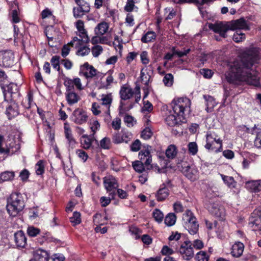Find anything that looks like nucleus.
I'll list each match as a JSON object with an SVG mask.
<instances>
[{
  "label": "nucleus",
  "mask_w": 261,
  "mask_h": 261,
  "mask_svg": "<svg viewBox=\"0 0 261 261\" xmlns=\"http://www.w3.org/2000/svg\"><path fill=\"white\" fill-rule=\"evenodd\" d=\"M111 147V139L109 137H105L102 139L99 143V147L95 148V149H99L101 148L103 149H110Z\"/></svg>",
  "instance_id": "41"
},
{
  "label": "nucleus",
  "mask_w": 261,
  "mask_h": 261,
  "mask_svg": "<svg viewBox=\"0 0 261 261\" xmlns=\"http://www.w3.org/2000/svg\"><path fill=\"white\" fill-rule=\"evenodd\" d=\"M145 149H142L138 154V158L140 161L143 162L146 167V170H152L153 168L152 162V155L150 153L151 146L147 145L143 146Z\"/></svg>",
  "instance_id": "10"
},
{
  "label": "nucleus",
  "mask_w": 261,
  "mask_h": 261,
  "mask_svg": "<svg viewBox=\"0 0 261 261\" xmlns=\"http://www.w3.org/2000/svg\"><path fill=\"white\" fill-rule=\"evenodd\" d=\"M205 207L209 213L216 218L222 221L225 217V210L220 202L215 199H211L205 204Z\"/></svg>",
  "instance_id": "5"
},
{
  "label": "nucleus",
  "mask_w": 261,
  "mask_h": 261,
  "mask_svg": "<svg viewBox=\"0 0 261 261\" xmlns=\"http://www.w3.org/2000/svg\"><path fill=\"white\" fill-rule=\"evenodd\" d=\"M102 47L99 45H96L92 47V53L93 57H97L102 52Z\"/></svg>",
  "instance_id": "56"
},
{
  "label": "nucleus",
  "mask_w": 261,
  "mask_h": 261,
  "mask_svg": "<svg viewBox=\"0 0 261 261\" xmlns=\"http://www.w3.org/2000/svg\"><path fill=\"white\" fill-rule=\"evenodd\" d=\"M33 102V93L32 91L30 90L27 93V98L25 100L21 101V105L24 108L25 111L23 112V115L29 119H31V115L28 114L27 110H29Z\"/></svg>",
  "instance_id": "21"
},
{
  "label": "nucleus",
  "mask_w": 261,
  "mask_h": 261,
  "mask_svg": "<svg viewBox=\"0 0 261 261\" xmlns=\"http://www.w3.org/2000/svg\"><path fill=\"white\" fill-rule=\"evenodd\" d=\"M152 217L156 222L161 223L163 220L164 215L160 210L155 208L152 213Z\"/></svg>",
  "instance_id": "51"
},
{
  "label": "nucleus",
  "mask_w": 261,
  "mask_h": 261,
  "mask_svg": "<svg viewBox=\"0 0 261 261\" xmlns=\"http://www.w3.org/2000/svg\"><path fill=\"white\" fill-rule=\"evenodd\" d=\"M37 240V242L40 245H42L45 242H58L59 241V240L53 237L51 233L47 231L42 232Z\"/></svg>",
  "instance_id": "27"
},
{
  "label": "nucleus",
  "mask_w": 261,
  "mask_h": 261,
  "mask_svg": "<svg viewBox=\"0 0 261 261\" xmlns=\"http://www.w3.org/2000/svg\"><path fill=\"white\" fill-rule=\"evenodd\" d=\"M125 103L124 102L121 100L120 101L119 106L118 107V111H119V115L120 117L123 116L126 113L129 111L132 108L133 105L132 104H130L129 106L125 107Z\"/></svg>",
  "instance_id": "42"
},
{
  "label": "nucleus",
  "mask_w": 261,
  "mask_h": 261,
  "mask_svg": "<svg viewBox=\"0 0 261 261\" xmlns=\"http://www.w3.org/2000/svg\"><path fill=\"white\" fill-rule=\"evenodd\" d=\"M221 176L225 184L229 188H234L236 187L237 182L232 176H227L224 174H221Z\"/></svg>",
  "instance_id": "38"
},
{
  "label": "nucleus",
  "mask_w": 261,
  "mask_h": 261,
  "mask_svg": "<svg viewBox=\"0 0 261 261\" xmlns=\"http://www.w3.org/2000/svg\"><path fill=\"white\" fill-rule=\"evenodd\" d=\"M101 100L102 101V104L103 105L108 106V113L109 115H110V107L112 102V98L111 94L102 95V97L101 98Z\"/></svg>",
  "instance_id": "46"
},
{
  "label": "nucleus",
  "mask_w": 261,
  "mask_h": 261,
  "mask_svg": "<svg viewBox=\"0 0 261 261\" xmlns=\"http://www.w3.org/2000/svg\"><path fill=\"white\" fill-rule=\"evenodd\" d=\"M209 258V255L206 252L204 251H200L195 256V260L196 261H208Z\"/></svg>",
  "instance_id": "48"
},
{
  "label": "nucleus",
  "mask_w": 261,
  "mask_h": 261,
  "mask_svg": "<svg viewBox=\"0 0 261 261\" xmlns=\"http://www.w3.org/2000/svg\"><path fill=\"white\" fill-rule=\"evenodd\" d=\"M169 190L165 184L161 185L159 189L156 191L155 196L159 202L165 201L169 195Z\"/></svg>",
  "instance_id": "23"
},
{
  "label": "nucleus",
  "mask_w": 261,
  "mask_h": 261,
  "mask_svg": "<svg viewBox=\"0 0 261 261\" xmlns=\"http://www.w3.org/2000/svg\"><path fill=\"white\" fill-rule=\"evenodd\" d=\"M15 177V172L13 171H6L0 175V184L5 181H12Z\"/></svg>",
  "instance_id": "37"
},
{
  "label": "nucleus",
  "mask_w": 261,
  "mask_h": 261,
  "mask_svg": "<svg viewBox=\"0 0 261 261\" xmlns=\"http://www.w3.org/2000/svg\"><path fill=\"white\" fill-rule=\"evenodd\" d=\"M65 136L67 140L68 144H69V146H70L72 148L75 147L76 142L73 137L71 131L70 132H66L65 134Z\"/></svg>",
  "instance_id": "50"
},
{
  "label": "nucleus",
  "mask_w": 261,
  "mask_h": 261,
  "mask_svg": "<svg viewBox=\"0 0 261 261\" xmlns=\"http://www.w3.org/2000/svg\"><path fill=\"white\" fill-rule=\"evenodd\" d=\"M141 143L139 139L134 141L130 145V150L134 152H137L141 149Z\"/></svg>",
  "instance_id": "57"
},
{
  "label": "nucleus",
  "mask_w": 261,
  "mask_h": 261,
  "mask_svg": "<svg viewBox=\"0 0 261 261\" xmlns=\"http://www.w3.org/2000/svg\"><path fill=\"white\" fill-rule=\"evenodd\" d=\"M79 32L80 33V37L82 38V39L79 40V42H83L85 43H88L89 42V38L87 31L84 29Z\"/></svg>",
  "instance_id": "58"
},
{
  "label": "nucleus",
  "mask_w": 261,
  "mask_h": 261,
  "mask_svg": "<svg viewBox=\"0 0 261 261\" xmlns=\"http://www.w3.org/2000/svg\"><path fill=\"white\" fill-rule=\"evenodd\" d=\"M64 85L66 87V92L73 91L74 86L72 82V80L69 77H65L64 79Z\"/></svg>",
  "instance_id": "53"
},
{
  "label": "nucleus",
  "mask_w": 261,
  "mask_h": 261,
  "mask_svg": "<svg viewBox=\"0 0 261 261\" xmlns=\"http://www.w3.org/2000/svg\"><path fill=\"white\" fill-rule=\"evenodd\" d=\"M132 167L135 171L138 173H143L145 170V166L143 162L137 160L132 163Z\"/></svg>",
  "instance_id": "40"
},
{
  "label": "nucleus",
  "mask_w": 261,
  "mask_h": 261,
  "mask_svg": "<svg viewBox=\"0 0 261 261\" xmlns=\"http://www.w3.org/2000/svg\"><path fill=\"white\" fill-rule=\"evenodd\" d=\"M181 171L183 174L192 181H195L198 178V170L191 168L187 162L181 164Z\"/></svg>",
  "instance_id": "15"
},
{
  "label": "nucleus",
  "mask_w": 261,
  "mask_h": 261,
  "mask_svg": "<svg viewBox=\"0 0 261 261\" xmlns=\"http://www.w3.org/2000/svg\"><path fill=\"white\" fill-rule=\"evenodd\" d=\"M203 98L206 101V110L208 112H211L216 105V102L214 97L209 95H203Z\"/></svg>",
  "instance_id": "33"
},
{
  "label": "nucleus",
  "mask_w": 261,
  "mask_h": 261,
  "mask_svg": "<svg viewBox=\"0 0 261 261\" xmlns=\"http://www.w3.org/2000/svg\"><path fill=\"white\" fill-rule=\"evenodd\" d=\"M179 252L184 259L189 260L192 259L194 256V250L191 242L189 240L184 241L179 248Z\"/></svg>",
  "instance_id": "13"
},
{
  "label": "nucleus",
  "mask_w": 261,
  "mask_h": 261,
  "mask_svg": "<svg viewBox=\"0 0 261 261\" xmlns=\"http://www.w3.org/2000/svg\"><path fill=\"white\" fill-rule=\"evenodd\" d=\"M103 185L107 192L110 193V195L113 199L116 196L115 190L118 188L119 184L117 179L112 176L110 175L103 178Z\"/></svg>",
  "instance_id": "9"
},
{
  "label": "nucleus",
  "mask_w": 261,
  "mask_h": 261,
  "mask_svg": "<svg viewBox=\"0 0 261 261\" xmlns=\"http://www.w3.org/2000/svg\"><path fill=\"white\" fill-rule=\"evenodd\" d=\"M153 135V133L149 127H146L141 134V138L144 140H149L151 138Z\"/></svg>",
  "instance_id": "52"
},
{
  "label": "nucleus",
  "mask_w": 261,
  "mask_h": 261,
  "mask_svg": "<svg viewBox=\"0 0 261 261\" xmlns=\"http://www.w3.org/2000/svg\"><path fill=\"white\" fill-rule=\"evenodd\" d=\"M81 214L78 212H74L73 216L69 219L70 222L73 226L77 225L81 223Z\"/></svg>",
  "instance_id": "45"
},
{
  "label": "nucleus",
  "mask_w": 261,
  "mask_h": 261,
  "mask_svg": "<svg viewBox=\"0 0 261 261\" xmlns=\"http://www.w3.org/2000/svg\"><path fill=\"white\" fill-rule=\"evenodd\" d=\"M189 153L195 155L198 152V146L196 142H190L188 145Z\"/></svg>",
  "instance_id": "54"
},
{
  "label": "nucleus",
  "mask_w": 261,
  "mask_h": 261,
  "mask_svg": "<svg viewBox=\"0 0 261 261\" xmlns=\"http://www.w3.org/2000/svg\"><path fill=\"white\" fill-rule=\"evenodd\" d=\"M244 249V245L243 243L241 242H236L232 246L230 253L233 257H239L242 255Z\"/></svg>",
  "instance_id": "29"
},
{
  "label": "nucleus",
  "mask_w": 261,
  "mask_h": 261,
  "mask_svg": "<svg viewBox=\"0 0 261 261\" xmlns=\"http://www.w3.org/2000/svg\"><path fill=\"white\" fill-rule=\"evenodd\" d=\"M247 188L252 192L261 191V180L248 181L246 183Z\"/></svg>",
  "instance_id": "32"
},
{
  "label": "nucleus",
  "mask_w": 261,
  "mask_h": 261,
  "mask_svg": "<svg viewBox=\"0 0 261 261\" xmlns=\"http://www.w3.org/2000/svg\"><path fill=\"white\" fill-rule=\"evenodd\" d=\"M190 103V99L187 97L174 99L171 105L174 114L169 115L166 117L165 122L167 125L173 127L186 123L185 113L187 110H189Z\"/></svg>",
  "instance_id": "2"
},
{
  "label": "nucleus",
  "mask_w": 261,
  "mask_h": 261,
  "mask_svg": "<svg viewBox=\"0 0 261 261\" xmlns=\"http://www.w3.org/2000/svg\"><path fill=\"white\" fill-rule=\"evenodd\" d=\"M156 37V34L153 31H148L142 36L141 40L143 43H146L154 40Z\"/></svg>",
  "instance_id": "39"
},
{
  "label": "nucleus",
  "mask_w": 261,
  "mask_h": 261,
  "mask_svg": "<svg viewBox=\"0 0 261 261\" xmlns=\"http://www.w3.org/2000/svg\"><path fill=\"white\" fill-rule=\"evenodd\" d=\"M205 148L208 151L218 153L222 151V140L217 138L214 133H208L206 135Z\"/></svg>",
  "instance_id": "6"
},
{
  "label": "nucleus",
  "mask_w": 261,
  "mask_h": 261,
  "mask_svg": "<svg viewBox=\"0 0 261 261\" xmlns=\"http://www.w3.org/2000/svg\"><path fill=\"white\" fill-rule=\"evenodd\" d=\"M90 49L87 46H84L80 48L76 52V55L78 56H85L89 54Z\"/></svg>",
  "instance_id": "63"
},
{
  "label": "nucleus",
  "mask_w": 261,
  "mask_h": 261,
  "mask_svg": "<svg viewBox=\"0 0 261 261\" xmlns=\"http://www.w3.org/2000/svg\"><path fill=\"white\" fill-rule=\"evenodd\" d=\"M27 232L29 237H35L40 234L41 230L39 228L34 226H29L27 228Z\"/></svg>",
  "instance_id": "47"
},
{
  "label": "nucleus",
  "mask_w": 261,
  "mask_h": 261,
  "mask_svg": "<svg viewBox=\"0 0 261 261\" xmlns=\"http://www.w3.org/2000/svg\"><path fill=\"white\" fill-rule=\"evenodd\" d=\"M81 144L83 147L85 149H88L90 147L92 149L99 147V143L94 137L91 135L88 136L87 135H84L82 137Z\"/></svg>",
  "instance_id": "17"
},
{
  "label": "nucleus",
  "mask_w": 261,
  "mask_h": 261,
  "mask_svg": "<svg viewBox=\"0 0 261 261\" xmlns=\"http://www.w3.org/2000/svg\"><path fill=\"white\" fill-rule=\"evenodd\" d=\"M16 9L12 10L11 17L12 22L14 23H17L20 21V18L19 16V8L18 4H15Z\"/></svg>",
  "instance_id": "44"
},
{
  "label": "nucleus",
  "mask_w": 261,
  "mask_h": 261,
  "mask_svg": "<svg viewBox=\"0 0 261 261\" xmlns=\"http://www.w3.org/2000/svg\"><path fill=\"white\" fill-rule=\"evenodd\" d=\"M200 72L206 79H211L214 74L212 70L207 68L201 69Z\"/></svg>",
  "instance_id": "62"
},
{
  "label": "nucleus",
  "mask_w": 261,
  "mask_h": 261,
  "mask_svg": "<svg viewBox=\"0 0 261 261\" xmlns=\"http://www.w3.org/2000/svg\"><path fill=\"white\" fill-rule=\"evenodd\" d=\"M2 88L4 89L3 93L5 101H8L7 99L8 94H10L11 101H17L20 100L21 95L20 93L19 87L16 84L11 83L7 85V90L4 87Z\"/></svg>",
  "instance_id": "8"
},
{
  "label": "nucleus",
  "mask_w": 261,
  "mask_h": 261,
  "mask_svg": "<svg viewBox=\"0 0 261 261\" xmlns=\"http://www.w3.org/2000/svg\"><path fill=\"white\" fill-rule=\"evenodd\" d=\"M5 149V153L8 155L10 153L14 154L19 150L20 145L18 144H16L14 140H13L8 145H6V148Z\"/></svg>",
  "instance_id": "34"
},
{
  "label": "nucleus",
  "mask_w": 261,
  "mask_h": 261,
  "mask_svg": "<svg viewBox=\"0 0 261 261\" xmlns=\"http://www.w3.org/2000/svg\"><path fill=\"white\" fill-rule=\"evenodd\" d=\"M182 224L190 234H195L199 230V224L194 214L189 210H187L182 215Z\"/></svg>",
  "instance_id": "4"
},
{
  "label": "nucleus",
  "mask_w": 261,
  "mask_h": 261,
  "mask_svg": "<svg viewBox=\"0 0 261 261\" xmlns=\"http://www.w3.org/2000/svg\"><path fill=\"white\" fill-rule=\"evenodd\" d=\"M78 7L73 8V15L75 18H82L89 12L90 8L89 4L84 0H74Z\"/></svg>",
  "instance_id": "11"
},
{
  "label": "nucleus",
  "mask_w": 261,
  "mask_h": 261,
  "mask_svg": "<svg viewBox=\"0 0 261 261\" xmlns=\"http://www.w3.org/2000/svg\"><path fill=\"white\" fill-rule=\"evenodd\" d=\"M24 207V200L20 193L13 192L7 199L6 209L11 217H15L20 215Z\"/></svg>",
  "instance_id": "3"
},
{
  "label": "nucleus",
  "mask_w": 261,
  "mask_h": 261,
  "mask_svg": "<svg viewBox=\"0 0 261 261\" xmlns=\"http://www.w3.org/2000/svg\"><path fill=\"white\" fill-rule=\"evenodd\" d=\"M60 57L59 56H54L52 57V58L50 59V63L53 66V67L56 69L58 72L59 73L62 74L64 76V74H63V70L61 69L60 67Z\"/></svg>",
  "instance_id": "35"
},
{
  "label": "nucleus",
  "mask_w": 261,
  "mask_h": 261,
  "mask_svg": "<svg viewBox=\"0 0 261 261\" xmlns=\"http://www.w3.org/2000/svg\"><path fill=\"white\" fill-rule=\"evenodd\" d=\"M140 59L141 63L143 65H147L149 62L148 54L147 51H143L140 54Z\"/></svg>",
  "instance_id": "59"
},
{
  "label": "nucleus",
  "mask_w": 261,
  "mask_h": 261,
  "mask_svg": "<svg viewBox=\"0 0 261 261\" xmlns=\"http://www.w3.org/2000/svg\"><path fill=\"white\" fill-rule=\"evenodd\" d=\"M30 175V173L29 170L24 169L20 172L19 177L23 182H26L28 181Z\"/></svg>",
  "instance_id": "61"
},
{
  "label": "nucleus",
  "mask_w": 261,
  "mask_h": 261,
  "mask_svg": "<svg viewBox=\"0 0 261 261\" xmlns=\"http://www.w3.org/2000/svg\"><path fill=\"white\" fill-rule=\"evenodd\" d=\"M178 150L176 146L174 144L169 145L166 150L165 153L164 152H158L157 155L161 162H163V166L166 167L170 160L175 159L177 155Z\"/></svg>",
  "instance_id": "7"
},
{
  "label": "nucleus",
  "mask_w": 261,
  "mask_h": 261,
  "mask_svg": "<svg viewBox=\"0 0 261 261\" xmlns=\"http://www.w3.org/2000/svg\"><path fill=\"white\" fill-rule=\"evenodd\" d=\"M239 58V60L232 62L225 74L227 82L237 85L245 82L248 85L260 87L259 73L253 68L259 59L257 51L254 48H249L242 52Z\"/></svg>",
  "instance_id": "1"
},
{
  "label": "nucleus",
  "mask_w": 261,
  "mask_h": 261,
  "mask_svg": "<svg viewBox=\"0 0 261 261\" xmlns=\"http://www.w3.org/2000/svg\"><path fill=\"white\" fill-rule=\"evenodd\" d=\"M14 240L17 247H25L27 244V239L22 230H18L14 233Z\"/></svg>",
  "instance_id": "25"
},
{
  "label": "nucleus",
  "mask_w": 261,
  "mask_h": 261,
  "mask_svg": "<svg viewBox=\"0 0 261 261\" xmlns=\"http://www.w3.org/2000/svg\"><path fill=\"white\" fill-rule=\"evenodd\" d=\"M208 27L211 30L219 34L220 36L224 38L227 37L226 33L228 30H230L229 25L225 24L222 22L215 23H208Z\"/></svg>",
  "instance_id": "14"
},
{
  "label": "nucleus",
  "mask_w": 261,
  "mask_h": 261,
  "mask_svg": "<svg viewBox=\"0 0 261 261\" xmlns=\"http://www.w3.org/2000/svg\"><path fill=\"white\" fill-rule=\"evenodd\" d=\"M14 55L11 50L0 51V66L9 68L12 66L14 62Z\"/></svg>",
  "instance_id": "12"
},
{
  "label": "nucleus",
  "mask_w": 261,
  "mask_h": 261,
  "mask_svg": "<svg viewBox=\"0 0 261 261\" xmlns=\"http://www.w3.org/2000/svg\"><path fill=\"white\" fill-rule=\"evenodd\" d=\"M132 135L131 133L121 130L120 132L115 133L112 137L113 142L115 144H120L121 143H128L132 139Z\"/></svg>",
  "instance_id": "16"
},
{
  "label": "nucleus",
  "mask_w": 261,
  "mask_h": 261,
  "mask_svg": "<svg viewBox=\"0 0 261 261\" xmlns=\"http://www.w3.org/2000/svg\"><path fill=\"white\" fill-rule=\"evenodd\" d=\"M135 1L133 0H127L126 5L124 7V10L128 12H132L135 7Z\"/></svg>",
  "instance_id": "64"
},
{
  "label": "nucleus",
  "mask_w": 261,
  "mask_h": 261,
  "mask_svg": "<svg viewBox=\"0 0 261 261\" xmlns=\"http://www.w3.org/2000/svg\"><path fill=\"white\" fill-rule=\"evenodd\" d=\"M36 173L38 175H42L45 171L44 161L39 160L36 164Z\"/></svg>",
  "instance_id": "49"
},
{
  "label": "nucleus",
  "mask_w": 261,
  "mask_h": 261,
  "mask_svg": "<svg viewBox=\"0 0 261 261\" xmlns=\"http://www.w3.org/2000/svg\"><path fill=\"white\" fill-rule=\"evenodd\" d=\"M41 18L43 19L46 18L50 19L48 25L53 27L54 25L57 23V20L56 16L53 14L52 12L48 8L44 9L41 13Z\"/></svg>",
  "instance_id": "28"
},
{
  "label": "nucleus",
  "mask_w": 261,
  "mask_h": 261,
  "mask_svg": "<svg viewBox=\"0 0 261 261\" xmlns=\"http://www.w3.org/2000/svg\"><path fill=\"white\" fill-rule=\"evenodd\" d=\"M173 76L171 73H168L164 77L163 81L166 86L172 85Z\"/></svg>",
  "instance_id": "60"
},
{
  "label": "nucleus",
  "mask_w": 261,
  "mask_h": 261,
  "mask_svg": "<svg viewBox=\"0 0 261 261\" xmlns=\"http://www.w3.org/2000/svg\"><path fill=\"white\" fill-rule=\"evenodd\" d=\"M109 25V24L103 21L98 24L97 27L95 29V34L97 35H103L107 33L108 30Z\"/></svg>",
  "instance_id": "36"
},
{
  "label": "nucleus",
  "mask_w": 261,
  "mask_h": 261,
  "mask_svg": "<svg viewBox=\"0 0 261 261\" xmlns=\"http://www.w3.org/2000/svg\"><path fill=\"white\" fill-rule=\"evenodd\" d=\"M119 94L121 100H126L133 96L134 92L132 88L123 85L120 88Z\"/></svg>",
  "instance_id": "26"
},
{
  "label": "nucleus",
  "mask_w": 261,
  "mask_h": 261,
  "mask_svg": "<svg viewBox=\"0 0 261 261\" xmlns=\"http://www.w3.org/2000/svg\"><path fill=\"white\" fill-rule=\"evenodd\" d=\"M49 254L45 250L39 249L33 252V257L32 258L34 261H49Z\"/></svg>",
  "instance_id": "24"
},
{
  "label": "nucleus",
  "mask_w": 261,
  "mask_h": 261,
  "mask_svg": "<svg viewBox=\"0 0 261 261\" xmlns=\"http://www.w3.org/2000/svg\"><path fill=\"white\" fill-rule=\"evenodd\" d=\"M229 27L230 30H249L250 28L247 21L244 17H241L236 20H231L229 22Z\"/></svg>",
  "instance_id": "18"
},
{
  "label": "nucleus",
  "mask_w": 261,
  "mask_h": 261,
  "mask_svg": "<svg viewBox=\"0 0 261 261\" xmlns=\"http://www.w3.org/2000/svg\"><path fill=\"white\" fill-rule=\"evenodd\" d=\"M87 113L83 109L77 108L72 113V119L77 124H82L87 120Z\"/></svg>",
  "instance_id": "19"
},
{
  "label": "nucleus",
  "mask_w": 261,
  "mask_h": 261,
  "mask_svg": "<svg viewBox=\"0 0 261 261\" xmlns=\"http://www.w3.org/2000/svg\"><path fill=\"white\" fill-rule=\"evenodd\" d=\"M176 220V216L172 213H169L165 218L164 222L168 226L175 224Z\"/></svg>",
  "instance_id": "43"
},
{
  "label": "nucleus",
  "mask_w": 261,
  "mask_h": 261,
  "mask_svg": "<svg viewBox=\"0 0 261 261\" xmlns=\"http://www.w3.org/2000/svg\"><path fill=\"white\" fill-rule=\"evenodd\" d=\"M80 96L73 91H68L66 93V99L69 105L72 106L77 103L80 100Z\"/></svg>",
  "instance_id": "31"
},
{
  "label": "nucleus",
  "mask_w": 261,
  "mask_h": 261,
  "mask_svg": "<svg viewBox=\"0 0 261 261\" xmlns=\"http://www.w3.org/2000/svg\"><path fill=\"white\" fill-rule=\"evenodd\" d=\"M253 215V212L251 214L249 219V225L253 231L261 230V219L260 216L257 213Z\"/></svg>",
  "instance_id": "20"
},
{
  "label": "nucleus",
  "mask_w": 261,
  "mask_h": 261,
  "mask_svg": "<svg viewBox=\"0 0 261 261\" xmlns=\"http://www.w3.org/2000/svg\"><path fill=\"white\" fill-rule=\"evenodd\" d=\"M239 31H237L233 35V40L239 43L240 42L242 41L245 39V35L242 33H239Z\"/></svg>",
  "instance_id": "55"
},
{
  "label": "nucleus",
  "mask_w": 261,
  "mask_h": 261,
  "mask_svg": "<svg viewBox=\"0 0 261 261\" xmlns=\"http://www.w3.org/2000/svg\"><path fill=\"white\" fill-rule=\"evenodd\" d=\"M83 67V70H86L83 72V74L87 79H92L96 75V69L93 66L89 65L88 62L85 63Z\"/></svg>",
  "instance_id": "30"
},
{
  "label": "nucleus",
  "mask_w": 261,
  "mask_h": 261,
  "mask_svg": "<svg viewBox=\"0 0 261 261\" xmlns=\"http://www.w3.org/2000/svg\"><path fill=\"white\" fill-rule=\"evenodd\" d=\"M12 103L7 107L6 114L9 120L17 116L19 114V106L16 101H11Z\"/></svg>",
  "instance_id": "22"
}]
</instances>
